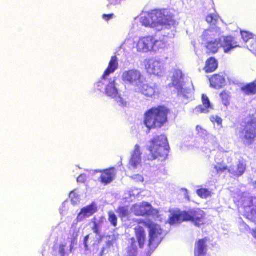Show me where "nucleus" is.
Instances as JSON below:
<instances>
[{"label":"nucleus","instance_id":"1","mask_svg":"<svg viewBox=\"0 0 256 256\" xmlns=\"http://www.w3.org/2000/svg\"><path fill=\"white\" fill-rule=\"evenodd\" d=\"M170 110L164 105L153 106L144 114V124L150 130L163 127L168 121Z\"/></svg>","mask_w":256,"mask_h":256},{"label":"nucleus","instance_id":"2","mask_svg":"<svg viewBox=\"0 0 256 256\" xmlns=\"http://www.w3.org/2000/svg\"><path fill=\"white\" fill-rule=\"evenodd\" d=\"M206 214L200 208H194L188 210H177L172 214L168 222L170 224H174L184 222H190L194 226L200 227L205 224Z\"/></svg>","mask_w":256,"mask_h":256},{"label":"nucleus","instance_id":"3","mask_svg":"<svg viewBox=\"0 0 256 256\" xmlns=\"http://www.w3.org/2000/svg\"><path fill=\"white\" fill-rule=\"evenodd\" d=\"M169 149L168 140L164 134L154 136L149 141L148 146V150L150 152L148 160L164 161L168 158Z\"/></svg>","mask_w":256,"mask_h":256},{"label":"nucleus","instance_id":"4","mask_svg":"<svg viewBox=\"0 0 256 256\" xmlns=\"http://www.w3.org/2000/svg\"><path fill=\"white\" fill-rule=\"evenodd\" d=\"M242 128L239 131L240 138L246 144L254 143L256 138V112L245 118Z\"/></svg>","mask_w":256,"mask_h":256},{"label":"nucleus","instance_id":"5","mask_svg":"<svg viewBox=\"0 0 256 256\" xmlns=\"http://www.w3.org/2000/svg\"><path fill=\"white\" fill-rule=\"evenodd\" d=\"M138 224H142L149 229V240L148 246L151 250H154L161 242V235L162 230L160 226L150 220H138Z\"/></svg>","mask_w":256,"mask_h":256},{"label":"nucleus","instance_id":"6","mask_svg":"<svg viewBox=\"0 0 256 256\" xmlns=\"http://www.w3.org/2000/svg\"><path fill=\"white\" fill-rule=\"evenodd\" d=\"M132 210L135 216H152L160 218V215L158 210L154 208L151 204L143 202L139 204H134Z\"/></svg>","mask_w":256,"mask_h":256},{"label":"nucleus","instance_id":"7","mask_svg":"<svg viewBox=\"0 0 256 256\" xmlns=\"http://www.w3.org/2000/svg\"><path fill=\"white\" fill-rule=\"evenodd\" d=\"M122 78L126 82L134 85L138 88L142 84L144 80L140 72L136 70H130L124 72Z\"/></svg>","mask_w":256,"mask_h":256},{"label":"nucleus","instance_id":"8","mask_svg":"<svg viewBox=\"0 0 256 256\" xmlns=\"http://www.w3.org/2000/svg\"><path fill=\"white\" fill-rule=\"evenodd\" d=\"M158 40L151 36H148L140 38L136 44L138 52H147L152 50Z\"/></svg>","mask_w":256,"mask_h":256},{"label":"nucleus","instance_id":"9","mask_svg":"<svg viewBox=\"0 0 256 256\" xmlns=\"http://www.w3.org/2000/svg\"><path fill=\"white\" fill-rule=\"evenodd\" d=\"M139 91L147 97L154 98L158 96L160 90L158 86L156 84H141L138 88Z\"/></svg>","mask_w":256,"mask_h":256},{"label":"nucleus","instance_id":"10","mask_svg":"<svg viewBox=\"0 0 256 256\" xmlns=\"http://www.w3.org/2000/svg\"><path fill=\"white\" fill-rule=\"evenodd\" d=\"M241 43V40L238 37L228 36L224 38L222 47L224 52L228 53L234 48L240 47Z\"/></svg>","mask_w":256,"mask_h":256},{"label":"nucleus","instance_id":"11","mask_svg":"<svg viewBox=\"0 0 256 256\" xmlns=\"http://www.w3.org/2000/svg\"><path fill=\"white\" fill-rule=\"evenodd\" d=\"M98 211V208L95 202L82 208L76 217L77 222H80L84 219L94 215Z\"/></svg>","mask_w":256,"mask_h":256},{"label":"nucleus","instance_id":"12","mask_svg":"<svg viewBox=\"0 0 256 256\" xmlns=\"http://www.w3.org/2000/svg\"><path fill=\"white\" fill-rule=\"evenodd\" d=\"M100 172L101 173L100 182L105 185L110 183L114 180L116 174V170L114 167L100 170Z\"/></svg>","mask_w":256,"mask_h":256},{"label":"nucleus","instance_id":"13","mask_svg":"<svg viewBox=\"0 0 256 256\" xmlns=\"http://www.w3.org/2000/svg\"><path fill=\"white\" fill-rule=\"evenodd\" d=\"M141 156L142 152H140V147L138 144H136L129 161L130 168H136L138 166L141 164Z\"/></svg>","mask_w":256,"mask_h":256},{"label":"nucleus","instance_id":"14","mask_svg":"<svg viewBox=\"0 0 256 256\" xmlns=\"http://www.w3.org/2000/svg\"><path fill=\"white\" fill-rule=\"evenodd\" d=\"M208 241V238L198 239L195 244L194 250V256H204L206 254L208 248L206 243Z\"/></svg>","mask_w":256,"mask_h":256},{"label":"nucleus","instance_id":"15","mask_svg":"<svg viewBox=\"0 0 256 256\" xmlns=\"http://www.w3.org/2000/svg\"><path fill=\"white\" fill-rule=\"evenodd\" d=\"M210 85L216 89H220L225 84L226 79L222 72L213 74L209 79Z\"/></svg>","mask_w":256,"mask_h":256},{"label":"nucleus","instance_id":"16","mask_svg":"<svg viewBox=\"0 0 256 256\" xmlns=\"http://www.w3.org/2000/svg\"><path fill=\"white\" fill-rule=\"evenodd\" d=\"M206 54L208 55L214 54L217 53L222 47V40L220 38L209 40L206 46Z\"/></svg>","mask_w":256,"mask_h":256},{"label":"nucleus","instance_id":"17","mask_svg":"<svg viewBox=\"0 0 256 256\" xmlns=\"http://www.w3.org/2000/svg\"><path fill=\"white\" fill-rule=\"evenodd\" d=\"M184 76L182 72L179 70H176L172 76V84L178 92H181L185 90L184 86Z\"/></svg>","mask_w":256,"mask_h":256},{"label":"nucleus","instance_id":"18","mask_svg":"<svg viewBox=\"0 0 256 256\" xmlns=\"http://www.w3.org/2000/svg\"><path fill=\"white\" fill-rule=\"evenodd\" d=\"M161 26H174L176 24L174 16L167 10H162Z\"/></svg>","mask_w":256,"mask_h":256},{"label":"nucleus","instance_id":"19","mask_svg":"<svg viewBox=\"0 0 256 256\" xmlns=\"http://www.w3.org/2000/svg\"><path fill=\"white\" fill-rule=\"evenodd\" d=\"M246 165L242 161H239L236 166H231L228 170V172L234 176L240 177L246 172Z\"/></svg>","mask_w":256,"mask_h":256},{"label":"nucleus","instance_id":"20","mask_svg":"<svg viewBox=\"0 0 256 256\" xmlns=\"http://www.w3.org/2000/svg\"><path fill=\"white\" fill-rule=\"evenodd\" d=\"M202 104L199 105L197 107L200 112L206 114L214 109L213 105L211 104L209 98L206 94H202Z\"/></svg>","mask_w":256,"mask_h":256},{"label":"nucleus","instance_id":"21","mask_svg":"<svg viewBox=\"0 0 256 256\" xmlns=\"http://www.w3.org/2000/svg\"><path fill=\"white\" fill-rule=\"evenodd\" d=\"M134 230L138 246L140 248H143L144 247L146 239L145 230L142 226H136L134 228Z\"/></svg>","mask_w":256,"mask_h":256},{"label":"nucleus","instance_id":"22","mask_svg":"<svg viewBox=\"0 0 256 256\" xmlns=\"http://www.w3.org/2000/svg\"><path fill=\"white\" fill-rule=\"evenodd\" d=\"M118 63L117 56H112L108 66L102 76V78L106 79V77L113 73L118 68Z\"/></svg>","mask_w":256,"mask_h":256},{"label":"nucleus","instance_id":"23","mask_svg":"<svg viewBox=\"0 0 256 256\" xmlns=\"http://www.w3.org/2000/svg\"><path fill=\"white\" fill-rule=\"evenodd\" d=\"M218 62L214 57H210L206 60L204 70L206 73H212L216 70L218 68Z\"/></svg>","mask_w":256,"mask_h":256},{"label":"nucleus","instance_id":"24","mask_svg":"<svg viewBox=\"0 0 256 256\" xmlns=\"http://www.w3.org/2000/svg\"><path fill=\"white\" fill-rule=\"evenodd\" d=\"M241 90L248 96H253L256 94V82H253L244 85L241 88Z\"/></svg>","mask_w":256,"mask_h":256},{"label":"nucleus","instance_id":"25","mask_svg":"<svg viewBox=\"0 0 256 256\" xmlns=\"http://www.w3.org/2000/svg\"><path fill=\"white\" fill-rule=\"evenodd\" d=\"M106 93L108 96L112 98H116V96L118 95V90L116 87L114 80L110 82L107 85L106 88Z\"/></svg>","mask_w":256,"mask_h":256},{"label":"nucleus","instance_id":"26","mask_svg":"<svg viewBox=\"0 0 256 256\" xmlns=\"http://www.w3.org/2000/svg\"><path fill=\"white\" fill-rule=\"evenodd\" d=\"M158 64L156 62H152V60H149L146 64V68L147 72L150 74L158 75L160 70Z\"/></svg>","mask_w":256,"mask_h":256},{"label":"nucleus","instance_id":"27","mask_svg":"<svg viewBox=\"0 0 256 256\" xmlns=\"http://www.w3.org/2000/svg\"><path fill=\"white\" fill-rule=\"evenodd\" d=\"M105 220L104 218L101 217L99 221H97L96 217H94L91 220L93 226L92 228V230L93 232L97 236H99L100 234V225Z\"/></svg>","mask_w":256,"mask_h":256},{"label":"nucleus","instance_id":"28","mask_svg":"<svg viewBox=\"0 0 256 256\" xmlns=\"http://www.w3.org/2000/svg\"><path fill=\"white\" fill-rule=\"evenodd\" d=\"M152 16L150 12H148L146 16L142 18L141 22L142 24L146 27H156V22H154L152 19Z\"/></svg>","mask_w":256,"mask_h":256},{"label":"nucleus","instance_id":"29","mask_svg":"<svg viewBox=\"0 0 256 256\" xmlns=\"http://www.w3.org/2000/svg\"><path fill=\"white\" fill-rule=\"evenodd\" d=\"M150 12L152 16V19L156 22V27L161 26L162 10H153Z\"/></svg>","mask_w":256,"mask_h":256},{"label":"nucleus","instance_id":"30","mask_svg":"<svg viewBox=\"0 0 256 256\" xmlns=\"http://www.w3.org/2000/svg\"><path fill=\"white\" fill-rule=\"evenodd\" d=\"M214 168L218 174H221L225 171L228 172V170H230V168L224 162H217L214 166Z\"/></svg>","mask_w":256,"mask_h":256},{"label":"nucleus","instance_id":"31","mask_svg":"<svg viewBox=\"0 0 256 256\" xmlns=\"http://www.w3.org/2000/svg\"><path fill=\"white\" fill-rule=\"evenodd\" d=\"M220 17L216 14H210L206 17V21L208 23L212 26H216Z\"/></svg>","mask_w":256,"mask_h":256},{"label":"nucleus","instance_id":"32","mask_svg":"<svg viewBox=\"0 0 256 256\" xmlns=\"http://www.w3.org/2000/svg\"><path fill=\"white\" fill-rule=\"evenodd\" d=\"M116 212L120 218H123L129 216L130 212L128 206H120L118 208Z\"/></svg>","mask_w":256,"mask_h":256},{"label":"nucleus","instance_id":"33","mask_svg":"<svg viewBox=\"0 0 256 256\" xmlns=\"http://www.w3.org/2000/svg\"><path fill=\"white\" fill-rule=\"evenodd\" d=\"M108 220L114 227L117 226L118 218L113 212L110 211L108 212Z\"/></svg>","mask_w":256,"mask_h":256},{"label":"nucleus","instance_id":"34","mask_svg":"<svg viewBox=\"0 0 256 256\" xmlns=\"http://www.w3.org/2000/svg\"><path fill=\"white\" fill-rule=\"evenodd\" d=\"M197 194L202 198H206L210 196L211 192L206 188H201L196 190Z\"/></svg>","mask_w":256,"mask_h":256},{"label":"nucleus","instance_id":"35","mask_svg":"<svg viewBox=\"0 0 256 256\" xmlns=\"http://www.w3.org/2000/svg\"><path fill=\"white\" fill-rule=\"evenodd\" d=\"M133 240V242L132 244V246L128 248V256H136L137 254V248L135 244L134 239V238H132Z\"/></svg>","mask_w":256,"mask_h":256},{"label":"nucleus","instance_id":"36","mask_svg":"<svg viewBox=\"0 0 256 256\" xmlns=\"http://www.w3.org/2000/svg\"><path fill=\"white\" fill-rule=\"evenodd\" d=\"M241 37L242 39L244 42H246L250 40L253 38V34L246 31H242L241 32Z\"/></svg>","mask_w":256,"mask_h":256},{"label":"nucleus","instance_id":"37","mask_svg":"<svg viewBox=\"0 0 256 256\" xmlns=\"http://www.w3.org/2000/svg\"><path fill=\"white\" fill-rule=\"evenodd\" d=\"M212 36L213 32L209 30H207L204 32L201 38L203 40H207L212 38Z\"/></svg>","mask_w":256,"mask_h":256},{"label":"nucleus","instance_id":"38","mask_svg":"<svg viewBox=\"0 0 256 256\" xmlns=\"http://www.w3.org/2000/svg\"><path fill=\"white\" fill-rule=\"evenodd\" d=\"M220 96L224 104L226 106L228 104L229 94L226 91H222L220 93Z\"/></svg>","mask_w":256,"mask_h":256},{"label":"nucleus","instance_id":"39","mask_svg":"<svg viewBox=\"0 0 256 256\" xmlns=\"http://www.w3.org/2000/svg\"><path fill=\"white\" fill-rule=\"evenodd\" d=\"M115 99L116 102L121 106H126V102L121 98L120 96L117 95L116 98H114Z\"/></svg>","mask_w":256,"mask_h":256},{"label":"nucleus","instance_id":"40","mask_svg":"<svg viewBox=\"0 0 256 256\" xmlns=\"http://www.w3.org/2000/svg\"><path fill=\"white\" fill-rule=\"evenodd\" d=\"M210 120L212 123H217L218 125H222V118L218 116H212L210 118Z\"/></svg>","mask_w":256,"mask_h":256},{"label":"nucleus","instance_id":"41","mask_svg":"<svg viewBox=\"0 0 256 256\" xmlns=\"http://www.w3.org/2000/svg\"><path fill=\"white\" fill-rule=\"evenodd\" d=\"M70 198H71V201L73 204H76L78 201V196H76V193L74 192H72L70 194Z\"/></svg>","mask_w":256,"mask_h":256},{"label":"nucleus","instance_id":"42","mask_svg":"<svg viewBox=\"0 0 256 256\" xmlns=\"http://www.w3.org/2000/svg\"><path fill=\"white\" fill-rule=\"evenodd\" d=\"M87 176L86 174H82L77 178V181L78 182L84 183L86 181Z\"/></svg>","mask_w":256,"mask_h":256},{"label":"nucleus","instance_id":"43","mask_svg":"<svg viewBox=\"0 0 256 256\" xmlns=\"http://www.w3.org/2000/svg\"><path fill=\"white\" fill-rule=\"evenodd\" d=\"M114 16V14H104L102 16V18L106 22H108L110 20L112 19Z\"/></svg>","mask_w":256,"mask_h":256},{"label":"nucleus","instance_id":"44","mask_svg":"<svg viewBox=\"0 0 256 256\" xmlns=\"http://www.w3.org/2000/svg\"><path fill=\"white\" fill-rule=\"evenodd\" d=\"M65 247H66L65 244H61L60 245L59 252L61 255H65V254H66Z\"/></svg>","mask_w":256,"mask_h":256},{"label":"nucleus","instance_id":"45","mask_svg":"<svg viewBox=\"0 0 256 256\" xmlns=\"http://www.w3.org/2000/svg\"><path fill=\"white\" fill-rule=\"evenodd\" d=\"M110 5H117L121 3L122 0H107Z\"/></svg>","mask_w":256,"mask_h":256},{"label":"nucleus","instance_id":"46","mask_svg":"<svg viewBox=\"0 0 256 256\" xmlns=\"http://www.w3.org/2000/svg\"><path fill=\"white\" fill-rule=\"evenodd\" d=\"M89 236H90V235L88 234L86 236H85L84 238V248L86 250H88V240L89 238Z\"/></svg>","mask_w":256,"mask_h":256},{"label":"nucleus","instance_id":"47","mask_svg":"<svg viewBox=\"0 0 256 256\" xmlns=\"http://www.w3.org/2000/svg\"><path fill=\"white\" fill-rule=\"evenodd\" d=\"M104 83L102 81H99L96 84V86L98 88H102L104 86Z\"/></svg>","mask_w":256,"mask_h":256},{"label":"nucleus","instance_id":"48","mask_svg":"<svg viewBox=\"0 0 256 256\" xmlns=\"http://www.w3.org/2000/svg\"><path fill=\"white\" fill-rule=\"evenodd\" d=\"M252 235L254 238H256V228L252 230Z\"/></svg>","mask_w":256,"mask_h":256},{"label":"nucleus","instance_id":"49","mask_svg":"<svg viewBox=\"0 0 256 256\" xmlns=\"http://www.w3.org/2000/svg\"><path fill=\"white\" fill-rule=\"evenodd\" d=\"M78 236V232H76L74 237V238H73L72 241L76 240Z\"/></svg>","mask_w":256,"mask_h":256},{"label":"nucleus","instance_id":"50","mask_svg":"<svg viewBox=\"0 0 256 256\" xmlns=\"http://www.w3.org/2000/svg\"><path fill=\"white\" fill-rule=\"evenodd\" d=\"M61 256H65L64 255H61Z\"/></svg>","mask_w":256,"mask_h":256}]
</instances>
